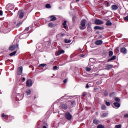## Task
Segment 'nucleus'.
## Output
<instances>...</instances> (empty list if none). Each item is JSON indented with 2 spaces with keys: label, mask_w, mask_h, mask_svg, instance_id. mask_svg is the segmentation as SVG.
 I'll use <instances>...</instances> for the list:
<instances>
[{
  "label": "nucleus",
  "mask_w": 128,
  "mask_h": 128,
  "mask_svg": "<svg viewBox=\"0 0 128 128\" xmlns=\"http://www.w3.org/2000/svg\"><path fill=\"white\" fill-rule=\"evenodd\" d=\"M79 50H82V49H80Z\"/></svg>",
  "instance_id": "bf43d9fd"
},
{
  "label": "nucleus",
  "mask_w": 128,
  "mask_h": 128,
  "mask_svg": "<svg viewBox=\"0 0 128 128\" xmlns=\"http://www.w3.org/2000/svg\"><path fill=\"white\" fill-rule=\"evenodd\" d=\"M64 84H66V82H68V80H67V79L65 80L64 81Z\"/></svg>",
  "instance_id": "09e8293b"
},
{
  "label": "nucleus",
  "mask_w": 128,
  "mask_h": 128,
  "mask_svg": "<svg viewBox=\"0 0 128 128\" xmlns=\"http://www.w3.org/2000/svg\"><path fill=\"white\" fill-rule=\"evenodd\" d=\"M36 97H35V100H36Z\"/></svg>",
  "instance_id": "052dcab7"
},
{
  "label": "nucleus",
  "mask_w": 128,
  "mask_h": 128,
  "mask_svg": "<svg viewBox=\"0 0 128 128\" xmlns=\"http://www.w3.org/2000/svg\"><path fill=\"white\" fill-rule=\"evenodd\" d=\"M43 128H47L46 126H44Z\"/></svg>",
  "instance_id": "13d9d810"
},
{
  "label": "nucleus",
  "mask_w": 128,
  "mask_h": 128,
  "mask_svg": "<svg viewBox=\"0 0 128 128\" xmlns=\"http://www.w3.org/2000/svg\"><path fill=\"white\" fill-rule=\"evenodd\" d=\"M46 8H52V6H50V4H47L46 5Z\"/></svg>",
  "instance_id": "f704fd0d"
},
{
  "label": "nucleus",
  "mask_w": 128,
  "mask_h": 128,
  "mask_svg": "<svg viewBox=\"0 0 128 128\" xmlns=\"http://www.w3.org/2000/svg\"><path fill=\"white\" fill-rule=\"evenodd\" d=\"M58 70V66H54L53 68V70Z\"/></svg>",
  "instance_id": "c9c22d12"
},
{
  "label": "nucleus",
  "mask_w": 128,
  "mask_h": 128,
  "mask_svg": "<svg viewBox=\"0 0 128 128\" xmlns=\"http://www.w3.org/2000/svg\"><path fill=\"white\" fill-rule=\"evenodd\" d=\"M65 118L68 120H72V115L70 112H66L65 114Z\"/></svg>",
  "instance_id": "20e7f679"
},
{
  "label": "nucleus",
  "mask_w": 128,
  "mask_h": 128,
  "mask_svg": "<svg viewBox=\"0 0 128 128\" xmlns=\"http://www.w3.org/2000/svg\"><path fill=\"white\" fill-rule=\"evenodd\" d=\"M26 32H28V30H30V28H26L25 30Z\"/></svg>",
  "instance_id": "a18cd8bd"
},
{
  "label": "nucleus",
  "mask_w": 128,
  "mask_h": 128,
  "mask_svg": "<svg viewBox=\"0 0 128 128\" xmlns=\"http://www.w3.org/2000/svg\"><path fill=\"white\" fill-rule=\"evenodd\" d=\"M71 108H74L76 106V101H73L71 102Z\"/></svg>",
  "instance_id": "cd10ccee"
},
{
  "label": "nucleus",
  "mask_w": 128,
  "mask_h": 128,
  "mask_svg": "<svg viewBox=\"0 0 128 128\" xmlns=\"http://www.w3.org/2000/svg\"><path fill=\"white\" fill-rule=\"evenodd\" d=\"M86 88H87V89L90 88V86H88V84H86Z\"/></svg>",
  "instance_id": "8fccbe9b"
},
{
  "label": "nucleus",
  "mask_w": 128,
  "mask_h": 128,
  "mask_svg": "<svg viewBox=\"0 0 128 128\" xmlns=\"http://www.w3.org/2000/svg\"><path fill=\"white\" fill-rule=\"evenodd\" d=\"M97 128H105V127L104 125L100 124L98 126Z\"/></svg>",
  "instance_id": "473e14b6"
},
{
  "label": "nucleus",
  "mask_w": 128,
  "mask_h": 128,
  "mask_svg": "<svg viewBox=\"0 0 128 128\" xmlns=\"http://www.w3.org/2000/svg\"><path fill=\"white\" fill-rule=\"evenodd\" d=\"M94 124H96V126L100 124V120H98L96 118H95L93 120Z\"/></svg>",
  "instance_id": "ddd939ff"
},
{
  "label": "nucleus",
  "mask_w": 128,
  "mask_h": 128,
  "mask_svg": "<svg viewBox=\"0 0 128 128\" xmlns=\"http://www.w3.org/2000/svg\"><path fill=\"white\" fill-rule=\"evenodd\" d=\"M64 42L65 44H70V42H72V40H68V39H65Z\"/></svg>",
  "instance_id": "b1692460"
},
{
  "label": "nucleus",
  "mask_w": 128,
  "mask_h": 128,
  "mask_svg": "<svg viewBox=\"0 0 128 128\" xmlns=\"http://www.w3.org/2000/svg\"><path fill=\"white\" fill-rule=\"evenodd\" d=\"M108 116V113H104L102 115H101L100 117L102 118H106Z\"/></svg>",
  "instance_id": "4be33fe9"
},
{
  "label": "nucleus",
  "mask_w": 128,
  "mask_h": 128,
  "mask_svg": "<svg viewBox=\"0 0 128 128\" xmlns=\"http://www.w3.org/2000/svg\"><path fill=\"white\" fill-rule=\"evenodd\" d=\"M120 52L122 54H128V50L124 48H121Z\"/></svg>",
  "instance_id": "9b49d317"
},
{
  "label": "nucleus",
  "mask_w": 128,
  "mask_h": 128,
  "mask_svg": "<svg viewBox=\"0 0 128 128\" xmlns=\"http://www.w3.org/2000/svg\"><path fill=\"white\" fill-rule=\"evenodd\" d=\"M86 72H90V70H92V68H86Z\"/></svg>",
  "instance_id": "a19ab883"
},
{
  "label": "nucleus",
  "mask_w": 128,
  "mask_h": 128,
  "mask_svg": "<svg viewBox=\"0 0 128 128\" xmlns=\"http://www.w3.org/2000/svg\"><path fill=\"white\" fill-rule=\"evenodd\" d=\"M95 24L97 26H100V24H104V22L100 20H95Z\"/></svg>",
  "instance_id": "1a4fd4ad"
},
{
  "label": "nucleus",
  "mask_w": 128,
  "mask_h": 128,
  "mask_svg": "<svg viewBox=\"0 0 128 128\" xmlns=\"http://www.w3.org/2000/svg\"><path fill=\"white\" fill-rule=\"evenodd\" d=\"M124 20L128 22V16L124 18Z\"/></svg>",
  "instance_id": "79ce46f5"
},
{
  "label": "nucleus",
  "mask_w": 128,
  "mask_h": 128,
  "mask_svg": "<svg viewBox=\"0 0 128 128\" xmlns=\"http://www.w3.org/2000/svg\"><path fill=\"white\" fill-rule=\"evenodd\" d=\"M2 14H4V12H2V11L0 10V16H2Z\"/></svg>",
  "instance_id": "49530a36"
},
{
  "label": "nucleus",
  "mask_w": 128,
  "mask_h": 128,
  "mask_svg": "<svg viewBox=\"0 0 128 128\" xmlns=\"http://www.w3.org/2000/svg\"><path fill=\"white\" fill-rule=\"evenodd\" d=\"M112 56H114V52H112V51H110L109 52V56L112 57Z\"/></svg>",
  "instance_id": "2f4dec72"
},
{
  "label": "nucleus",
  "mask_w": 128,
  "mask_h": 128,
  "mask_svg": "<svg viewBox=\"0 0 128 128\" xmlns=\"http://www.w3.org/2000/svg\"><path fill=\"white\" fill-rule=\"evenodd\" d=\"M24 68L22 66H20L18 70V76H22V72H23Z\"/></svg>",
  "instance_id": "0eeeda50"
},
{
  "label": "nucleus",
  "mask_w": 128,
  "mask_h": 128,
  "mask_svg": "<svg viewBox=\"0 0 128 128\" xmlns=\"http://www.w3.org/2000/svg\"><path fill=\"white\" fill-rule=\"evenodd\" d=\"M125 118H128V114H126L124 116Z\"/></svg>",
  "instance_id": "c03bdc74"
},
{
  "label": "nucleus",
  "mask_w": 128,
  "mask_h": 128,
  "mask_svg": "<svg viewBox=\"0 0 128 128\" xmlns=\"http://www.w3.org/2000/svg\"><path fill=\"white\" fill-rule=\"evenodd\" d=\"M112 10L113 11L118 10V6L116 5H112Z\"/></svg>",
  "instance_id": "4468645a"
},
{
  "label": "nucleus",
  "mask_w": 128,
  "mask_h": 128,
  "mask_svg": "<svg viewBox=\"0 0 128 128\" xmlns=\"http://www.w3.org/2000/svg\"><path fill=\"white\" fill-rule=\"evenodd\" d=\"M104 94L105 96H108V91L105 90L104 92Z\"/></svg>",
  "instance_id": "4c0bfd02"
},
{
  "label": "nucleus",
  "mask_w": 128,
  "mask_h": 128,
  "mask_svg": "<svg viewBox=\"0 0 128 128\" xmlns=\"http://www.w3.org/2000/svg\"><path fill=\"white\" fill-rule=\"evenodd\" d=\"M88 32H92V28H90V27H88Z\"/></svg>",
  "instance_id": "37998d69"
},
{
  "label": "nucleus",
  "mask_w": 128,
  "mask_h": 128,
  "mask_svg": "<svg viewBox=\"0 0 128 128\" xmlns=\"http://www.w3.org/2000/svg\"><path fill=\"white\" fill-rule=\"evenodd\" d=\"M48 27L49 28H54V24L52 23H50L48 24Z\"/></svg>",
  "instance_id": "c756f323"
},
{
  "label": "nucleus",
  "mask_w": 128,
  "mask_h": 128,
  "mask_svg": "<svg viewBox=\"0 0 128 128\" xmlns=\"http://www.w3.org/2000/svg\"><path fill=\"white\" fill-rule=\"evenodd\" d=\"M66 24H68V22L66 20H65L63 23L64 28L65 30H66L68 28V25Z\"/></svg>",
  "instance_id": "6ab92c4d"
},
{
  "label": "nucleus",
  "mask_w": 128,
  "mask_h": 128,
  "mask_svg": "<svg viewBox=\"0 0 128 128\" xmlns=\"http://www.w3.org/2000/svg\"><path fill=\"white\" fill-rule=\"evenodd\" d=\"M12 30V26L8 22L4 24V26H2L0 28V32L4 34H8Z\"/></svg>",
  "instance_id": "f257e3e1"
},
{
  "label": "nucleus",
  "mask_w": 128,
  "mask_h": 128,
  "mask_svg": "<svg viewBox=\"0 0 128 128\" xmlns=\"http://www.w3.org/2000/svg\"><path fill=\"white\" fill-rule=\"evenodd\" d=\"M2 118H6V115L4 114H2Z\"/></svg>",
  "instance_id": "864d4df0"
},
{
  "label": "nucleus",
  "mask_w": 128,
  "mask_h": 128,
  "mask_svg": "<svg viewBox=\"0 0 128 128\" xmlns=\"http://www.w3.org/2000/svg\"><path fill=\"white\" fill-rule=\"evenodd\" d=\"M22 24H24V21H22V22H20L19 23H18L16 24V28H20V26H22Z\"/></svg>",
  "instance_id": "5701e85b"
},
{
  "label": "nucleus",
  "mask_w": 128,
  "mask_h": 128,
  "mask_svg": "<svg viewBox=\"0 0 128 128\" xmlns=\"http://www.w3.org/2000/svg\"><path fill=\"white\" fill-rule=\"evenodd\" d=\"M105 68L106 70H110L112 68H114V66L112 65H108L105 67Z\"/></svg>",
  "instance_id": "f8f14e48"
},
{
  "label": "nucleus",
  "mask_w": 128,
  "mask_h": 128,
  "mask_svg": "<svg viewBox=\"0 0 128 128\" xmlns=\"http://www.w3.org/2000/svg\"><path fill=\"white\" fill-rule=\"evenodd\" d=\"M26 86L28 88H30V86H32V80H29L27 81Z\"/></svg>",
  "instance_id": "6e6552de"
},
{
  "label": "nucleus",
  "mask_w": 128,
  "mask_h": 128,
  "mask_svg": "<svg viewBox=\"0 0 128 128\" xmlns=\"http://www.w3.org/2000/svg\"><path fill=\"white\" fill-rule=\"evenodd\" d=\"M102 110H106V105H103L102 106Z\"/></svg>",
  "instance_id": "c85d7f7f"
},
{
  "label": "nucleus",
  "mask_w": 128,
  "mask_h": 128,
  "mask_svg": "<svg viewBox=\"0 0 128 128\" xmlns=\"http://www.w3.org/2000/svg\"><path fill=\"white\" fill-rule=\"evenodd\" d=\"M116 58V56H113L110 59H109L108 61V62H112V60H114Z\"/></svg>",
  "instance_id": "412c9836"
},
{
  "label": "nucleus",
  "mask_w": 128,
  "mask_h": 128,
  "mask_svg": "<svg viewBox=\"0 0 128 128\" xmlns=\"http://www.w3.org/2000/svg\"><path fill=\"white\" fill-rule=\"evenodd\" d=\"M96 114H97V116H98V112H96Z\"/></svg>",
  "instance_id": "4d7b16f0"
},
{
  "label": "nucleus",
  "mask_w": 128,
  "mask_h": 128,
  "mask_svg": "<svg viewBox=\"0 0 128 128\" xmlns=\"http://www.w3.org/2000/svg\"><path fill=\"white\" fill-rule=\"evenodd\" d=\"M106 22H107L106 23V26H112V22H110V20H106Z\"/></svg>",
  "instance_id": "2eb2a0df"
},
{
  "label": "nucleus",
  "mask_w": 128,
  "mask_h": 128,
  "mask_svg": "<svg viewBox=\"0 0 128 128\" xmlns=\"http://www.w3.org/2000/svg\"><path fill=\"white\" fill-rule=\"evenodd\" d=\"M16 51L10 54V56H16Z\"/></svg>",
  "instance_id": "bb28decb"
},
{
  "label": "nucleus",
  "mask_w": 128,
  "mask_h": 128,
  "mask_svg": "<svg viewBox=\"0 0 128 128\" xmlns=\"http://www.w3.org/2000/svg\"><path fill=\"white\" fill-rule=\"evenodd\" d=\"M88 96V93L86 92H84L82 94L83 98H86Z\"/></svg>",
  "instance_id": "72a5a7b5"
},
{
  "label": "nucleus",
  "mask_w": 128,
  "mask_h": 128,
  "mask_svg": "<svg viewBox=\"0 0 128 128\" xmlns=\"http://www.w3.org/2000/svg\"><path fill=\"white\" fill-rule=\"evenodd\" d=\"M64 36H66L65 34H61V36H62V37Z\"/></svg>",
  "instance_id": "5fc2aeb1"
},
{
  "label": "nucleus",
  "mask_w": 128,
  "mask_h": 128,
  "mask_svg": "<svg viewBox=\"0 0 128 128\" xmlns=\"http://www.w3.org/2000/svg\"><path fill=\"white\" fill-rule=\"evenodd\" d=\"M104 29V28L100 26H96L94 27V30H102Z\"/></svg>",
  "instance_id": "f3484780"
},
{
  "label": "nucleus",
  "mask_w": 128,
  "mask_h": 128,
  "mask_svg": "<svg viewBox=\"0 0 128 128\" xmlns=\"http://www.w3.org/2000/svg\"><path fill=\"white\" fill-rule=\"evenodd\" d=\"M102 40H99L96 42V46H100L101 44H102Z\"/></svg>",
  "instance_id": "a211bd4d"
},
{
  "label": "nucleus",
  "mask_w": 128,
  "mask_h": 128,
  "mask_svg": "<svg viewBox=\"0 0 128 128\" xmlns=\"http://www.w3.org/2000/svg\"><path fill=\"white\" fill-rule=\"evenodd\" d=\"M115 100H116V102H120V99L119 98H115Z\"/></svg>",
  "instance_id": "58836bf2"
},
{
  "label": "nucleus",
  "mask_w": 128,
  "mask_h": 128,
  "mask_svg": "<svg viewBox=\"0 0 128 128\" xmlns=\"http://www.w3.org/2000/svg\"><path fill=\"white\" fill-rule=\"evenodd\" d=\"M84 54H80V58H84Z\"/></svg>",
  "instance_id": "3c124183"
},
{
  "label": "nucleus",
  "mask_w": 128,
  "mask_h": 128,
  "mask_svg": "<svg viewBox=\"0 0 128 128\" xmlns=\"http://www.w3.org/2000/svg\"><path fill=\"white\" fill-rule=\"evenodd\" d=\"M17 98H18V100H22V98H24V96H18Z\"/></svg>",
  "instance_id": "393cba45"
},
{
  "label": "nucleus",
  "mask_w": 128,
  "mask_h": 128,
  "mask_svg": "<svg viewBox=\"0 0 128 128\" xmlns=\"http://www.w3.org/2000/svg\"><path fill=\"white\" fill-rule=\"evenodd\" d=\"M64 54V50H61L58 52L57 56H60V54Z\"/></svg>",
  "instance_id": "aec40b11"
},
{
  "label": "nucleus",
  "mask_w": 128,
  "mask_h": 128,
  "mask_svg": "<svg viewBox=\"0 0 128 128\" xmlns=\"http://www.w3.org/2000/svg\"><path fill=\"white\" fill-rule=\"evenodd\" d=\"M18 48V44H16V46H11L10 48V50L11 52H14V50H16V48Z\"/></svg>",
  "instance_id": "39448f33"
},
{
  "label": "nucleus",
  "mask_w": 128,
  "mask_h": 128,
  "mask_svg": "<svg viewBox=\"0 0 128 128\" xmlns=\"http://www.w3.org/2000/svg\"><path fill=\"white\" fill-rule=\"evenodd\" d=\"M76 16H74L73 17V22H74V20H76Z\"/></svg>",
  "instance_id": "de8ad7c7"
},
{
  "label": "nucleus",
  "mask_w": 128,
  "mask_h": 128,
  "mask_svg": "<svg viewBox=\"0 0 128 128\" xmlns=\"http://www.w3.org/2000/svg\"><path fill=\"white\" fill-rule=\"evenodd\" d=\"M106 104L107 106H110V102L108 101H106Z\"/></svg>",
  "instance_id": "e433bc0d"
},
{
  "label": "nucleus",
  "mask_w": 128,
  "mask_h": 128,
  "mask_svg": "<svg viewBox=\"0 0 128 128\" xmlns=\"http://www.w3.org/2000/svg\"><path fill=\"white\" fill-rule=\"evenodd\" d=\"M60 108L61 110H68V105L66 104H62L60 106Z\"/></svg>",
  "instance_id": "423d86ee"
},
{
  "label": "nucleus",
  "mask_w": 128,
  "mask_h": 128,
  "mask_svg": "<svg viewBox=\"0 0 128 128\" xmlns=\"http://www.w3.org/2000/svg\"><path fill=\"white\" fill-rule=\"evenodd\" d=\"M63 98H64V96H63Z\"/></svg>",
  "instance_id": "680f3d73"
},
{
  "label": "nucleus",
  "mask_w": 128,
  "mask_h": 128,
  "mask_svg": "<svg viewBox=\"0 0 128 128\" xmlns=\"http://www.w3.org/2000/svg\"><path fill=\"white\" fill-rule=\"evenodd\" d=\"M47 66L46 64H41L40 65V68H46Z\"/></svg>",
  "instance_id": "7c9ffc66"
},
{
  "label": "nucleus",
  "mask_w": 128,
  "mask_h": 128,
  "mask_svg": "<svg viewBox=\"0 0 128 128\" xmlns=\"http://www.w3.org/2000/svg\"><path fill=\"white\" fill-rule=\"evenodd\" d=\"M114 108H120V104L118 102H114Z\"/></svg>",
  "instance_id": "dca6fc26"
},
{
  "label": "nucleus",
  "mask_w": 128,
  "mask_h": 128,
  "mask_svg": "<svg viewBox=\"0 0 128 128\" xmlns=\"http://www.w3.org/2000/svg\"><path fill=\"white\" fill-rule=\"evenodd\" d=\"M80 0H76V2H80Z\"/></svg>",
  "instance_id": "6e6d98bb"
},
{
  "label": "nucleus",
  "mask_w": 128,
  "mask_h": 128,
  "mask_svg": "<svg viewBox=\"0 0 128 128\" xmlns=\"http://www.w3.org/2000/svg\"><path fill=\"white\" fill-rule=\"evenodd\" d=\"M26 94H28V96H30V94H32V90H27Z\"/></svg>",
  "instance_id": "a878e982"
},
{
  "label": "nucleus",
  "mask_w": 128,
  "mask_h": 128,
  "mask_svg": "<svg viewBox=\"0 0 128 128\" xmlns=\"http://www.w3.org/2000/svg\"><path fill=\"white\" fill-rule=\"evenodd\" d=\"M122 124H119V125H116V126H115V128H122Z\"/></svg>",
  "instance_id": "ea45409f"
},
{
  "label": "nucleus",
  "mask_w": 128,
  "mask_h": 128,
  "mask_svg": "<svg viewBox=\"0 0 128 128\" xmlns=\"http://www.w3.org/2000/svg\"><path fill=\"white\" fill-rule=\"evenodd\" d=\"M49 19L50 20V22H54L58 20V18H56V17L54 16H50Z\"/></svg>",
  "instance_id": "9d476101"
},
{
  "label": "nucleus",
  "mask_w": 128,
  "mask_h": 128,
  "mask_svg": "<svg viewBox=\"0 0 128 128\" xmlns=\"http://www.w3.org/2000/svg\"><path fill=\"white\" fill-rule=\"evenodd\" d=\"M86 20H84L81 21L80 28L81 30H84L86 28Z\"/></svg>",
  "instance_id": "f03ea898"
},
{
  "label": "nucleus",
  "mask_w": 128,
  "mask_h": 128,
  "mask_svg": "<svg viewBox=\"0 0 128 128\" xmlns=\"http://www.w3.org/2000/svg\"><path fill=\"white\" fill-rule=\"evenodd\" d=\"M18 18L20 20H22L23 18H24V12L22 10H20L18 12Z\"/></svg>",
  "instance_id": "7ed1b4c3"
},
{
  "label": "nucleus",
  "mask_w": 128,
  "mask_h": 128,
  "mask_svg": "<svg viewBox=\"0 0 128 128\" xmlns=\"http://www.w3.org/2000/svg\"><path fill=\"white\" fill-rule=\"evenodd\" d=\"M22 80L23 82H26V78H23L22 79Z\"/></svg>",
  "instance_id": "603ef678"
}]
</instances>
